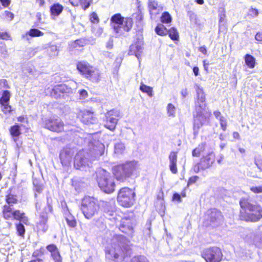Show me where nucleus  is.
I'll list each match as a JSON object with an SVG mask.
<instances>
[{
	"label": "nucleus",
	"instance_id": "obj_1",
	"mask_svg": "<svg viewBox=\"0 0 262 262\" xmlns=\"http://www.w3.org/2000/svg\"><path fill=\"white\" fill-rule=\"evenodd\" d=\"M239 219L246 222L255 223L262 219V206L248 198L243 197L239 201Z\"/></svg>",
	"mask_w": 262,
	"mask_h": 262
},
{
	"label": "nucleus",
	"instance_id": "obj_2",
	"mask_svg": "<svg viewBox=\"0 0 262 262\" xmlns=\"http://www.w3.org/2000/svg\"><path fill=\"white\" fill-rule=\"evenodd\" d=\"M108 202L97 198L85 195L81 199L80 210L84 216L88 220L97 215L100 211L108 206Z\"/></svg>",
	"mask_w": 262,
	"mask_h": 262
},
{
	"label": "nucleus",
	"instance_id": "obj_3",
	"mask_svg": "<svg viewBox=\"0 0 262 262\" xmlns=\"http://www.w3.org/2000/svg\"><path fill=\"white\" fill-rule=\"evenodd\" d=\"M119 231L124 234H115L111 238L113 246H119L126 240V237H133L134 233V223L132 218L124 217L121 219L118 227Z\"/></svg>",
	"mask_w": 262,
	"mask_h": 262
},
{
	"label": "nucleus",
	"instance_id": "obj_4",
	"mask_svg": "<svg viewBox=\"0 0 262 262\" xmlns=\"http://www.w3.org/2000/svg\"><path fill=\"white\" fill-rule=\"evenodd\" d=\"M137 170V163L133 161H126L118 164L113 168V173L116 180L119 183H125L132 177Z\"/></svg>",
	"mask_w": 262,
	"mask_h": 262
},
{
	"label": "nucleus",
	"instance_id": "obj_5",
	"mask_svg": "<svg viewBox=\"0 0 262 262\" xmlns=\"http://www.w3.org/2000/svg\"><path fill=\"white\" fill-rule=\"evenodd\" d=\"M133 18L130 17H124L120 13H116L110 18V26L114 32L120 35L124 32L130 31L133 26Z\"/></svg>",
	"mask_w": 262,
	"mask_h": 262
},
{
	"label": "nucleus",
	"instance_id": "obj_6",
	"mask_svg": "<svg viewBox=\"0 0 262 262\" xmlns=\"http://www.w3.org/2000/svg\"><path fill=\"white\" fill-rule=\"evenodd\" d=\"M76 69L80 74L92 82H98L101 79V73L99 69L85 60L78 61Z\"/></svg>",
	"mask_w": 262,
	"mask_h": 262
},
{
	"label": "nucleus",
	"instance_id": "obj_7",
	"mask_svg": "<svg viewBox=\"0 0 262 262\" xmlns=\"http://www.w3.org/2000/svg\"><path fill=\"white\" fill-rule=\"evenodd\" d=\"M136 193L135 189L123 187L119 189L117 195V201L119 206L128 208L132 207L136 202Z\"/></svg>",
	"mask_w": 262,
	"mask_h": 262
},
{
	"label": "nucleus",
	"instance_id": "obj_8",
	"mask_svg": "<svg viewBox=\"0 0 262 262\" xmlns=\"http://www.w3.org/2000/svg\"><path fill=\"white\" fill-rule=\"evenodd\" d=\"M96 180L101 190L110 194L114 192L116 184L110 174L105 170L99 171L97 174Z\"/></svg>",
	"mask_w": 262,
	"mask_h": 262
},
{
	"label": "nucleus",
	"instance_id": "obj_9",
	"mask_svg": "<svg viewBox=\"0 0 262 262\" xmlns=\"http://www.w3.org/2000/svg\"><path fill=\"white\" fill-rule=\"evenodd\" d=\"M47 95H49L56 99L63 98L72 93L71 88L64 83H60L55 85H50L45 90Z\"/></svg>",
	"mask_w": 262,
	"mask_h": 262
},
{
	"label": "nucleus",
	"instance_id": "obj_10",
	"mask_svg": "<svg viewBox=\"0 0 262 262\" xmlns=\"http://www.w3.org/2000/svg\"><path fill=\"white\" fill-rule=\"evenodd\" d=\"M205 219L203 221V225L206 227H216L220 223L223 216L221 211L216 208L209 209L205 213Z\"/></svg>",
	"mask_w": 262,
	"mask_h": 262
},
{
	"label": "nucleus",
	"instance_id": "obj_11",
	"mask_svg": "<svg viewBox=\"0 0 262 262\" xmlns=\"http://www.w3.org/2000/svg\"><path fill=\"white\" fill-rule=\"evenodd\" d=\"M223 256L221 249L216 246L205 248L202 253V257L206 262H221Z\"/></svg>",
	"mask_w": 262,
	"mask_h": 262
},
{
	"label": "nucleus",
	"instance_id": "obj_12",
	"mask_svg": "<svg viewBox=\"0 0 262 262\" xmlns=\"http://www.w3.org/2000/svg\"><path fill=\"white\" fill-rule=\"evenodd\" d=\"M215 161V154L213 152L207 153L203 156L200 161L194 164L193 170L198 173L201 170H204L211 167Z\"/></svg>",
	"mask_w": 262,
	"mask_h": 262
},
{
	"label": "nucleus",
	"instance_id": "obj_13",
	"mask_svg": "<svg viewBox=\"0 0 262 262\" xmlns=\"http://www.w3.org/2000/svg\"><path fill=\"white\" fill-rule=\"evenodd\" d=\"M77 117L81 122L85 124H94L97 119V115L92 108L80 110Z\"/></svg>",
	"mask_w": 262,
	"mask_h": 262
},
{
	"label": "nucleus",
	"instance_id": "obj_14",
	"mask_svg": "<svg viewBox=\"0 0 262 262\" xmlns=\"http://www.w3.org/2000/svg\"><path fill=\"white\" fill-rule=\"evenodd\" d=\"M119 117V111L115 109L108 111L106 114V122L104 126L110 130H114L116 128Z\"/></svg>",
	"mask_w": 262,
	"mask_h": 262
},
{
	"label": "nucleus",
	"instance_id": "obj_15",
	"mask_svg": "<svg viewBox=\"0 0 262 262\" xmlns=\"http://www.w3.org/2000/svg\"><path fill=\"white\" fill-rule=\"evenodd\" d=\"M46 126L52 132L61 133L64 130V124L61 120L50 118L46 121Z\"/></svg>",
	"mask_w": 262,
	"mask_h": 262
},
{
	"label": "nucleus",
	"instance_id": "obj_16",
	"mask_svg": "<svg viewBox=\"0 0 262 262\" xmlns=\"http://www.w3.org/2000/svg\"><path fill=\"white\" fill-rule=\"evenodd\" d=\"M3 212L4 217L6 220L11 219L16 220V219H19L22 214L19 210L13 211L12 207L7 205L4 206Z\"/></svg>",
	"mask_w": 262,
	"mask_h": 262
},
{
	"label": "nucleus",
	"instance_id": "obj_17",
	"mask_svg": "<svg viewBox=\"0 0 262 262\" xmlns=\"http://www.w3.org/2000/svg\"><path fill=\"white\" fill-rule=\"evenodd\" d=\"M88 44V40L84 38H80L74 40L69 45V49L70 51H76L83 50V48Z\"/></svg>",
	"mask_w": 262,
	"mask_h": 262
},
{
	"label": "nucleus",
	"instance_id": "obj_18",
	"mask_svg": "<svg viewBox=\"0 0 262 262\" xmlns=\"http://www.w3.org/2000/svg\"><path fill=\"white\" fill-rule=\"evenodd\" d=\"M178 151H172L170 152L168 159L169 160V169L172 173L177 174L178 172L177 168Z\"/></svg>",
	"mask_w": 262,
	"mask_h": 262
},
{
	"label": "nucleus",
	"instance_id": "obj_19",
	"mask_svg": "<svg viewBox=\"0 0 262 262\" xmlns=\"http://www.w3.org/2000/svg\"><path fill=\"white\" fill-rule=\"evenodd\" d=\"M148 8L151 17L157 15L160 13L158 8L159 5L157 1L155 0H149L148 2Z\"/></svg>",
	"mask_w": 262,
	"mask_h": 262
},
{
	"label": "nucleus",
	"instance_id": "obj_20",
	"mask_svg": "<svg viewBox=\"0 0 262 262\" xmlns=\"http://www.w3.org/2000/svg\"><path fill=\"white\" fill-rule=\"evenodd\" d=\"M63 10V6L59 3H54L50 7V12L51 16H58Z\"/></svg>",
	"mask_w": 262,
	"mask_h": 262
},
{
	"label": "nucleus",
	"instance_id": "obj_21",
	"mask_svg": "<svg viewBox=\"0 0 262 262\" xmlns=\"http://www.w3.org/2000/svg\"><path fill=\"white\" fill-rule=\"evenodd\" d=\"M46 250L40 247L34 251V262H43L45 259Z\"/></svg>",
	"mask_w": 262,
	"mask_h": 262
},
{
	"label": "nucleus",
	"instance_id": "obj_22",
	"mask_svg": "<svg viewBox=\"0 0 262 262\" xmlns=\"http://www.w3.org/2000/svg\"><path fill=\"white\" fill-rule=\"evenodd\" d=\"M206 117H195L193 116V129L198 132L199 129L204 125V121L206 120Z\"/></svg>",
	"mask_w": 262,
	"mask_h": 262
},
{
	"label": "nucleus",
	"instance_id": "obj_23",
	"mask_svg": "<svg viewBox=\"0 0 262 262\" xmlns=\"http://www.w3.org/2000/svg\"><path fill=\"white\" fill-rule=\"evenodd\" d=\"M244 60L246 66L250 69H253L256 65V59L251 55L247 54L244 56Z\"/></svg>",
	"mask_w": 262,
	"mask_h": 262
},
{
	"label": "nucleus",
	"instance_id": "obj_24",
	"mask_svg": "<svg viewBox=\"0 0 262 262\" xmlns=\"http://www.w3.org/2000/svg\"><path fill=\"white\" fill-rule=\"evenodd\" d=\"M205 146L206 144L204 143L199 144L196 147L192 150V156L199 157L205 151Z\"/></svg>",
	"mask_w": 262,
	"mask_h": 262
},
{
	"label": "nucleus",
	"instance_id": "obj_25",
	"mask_svg": "<svg viewBox=\"0 0 262 262\" xmlns=\"http://www.w3.org/2000/svg\"><path fill=\"white\" fill-rule=\"evenodd\" d=\"M65 219L69 227L73 228L77 226L75 217L70 212H66L65 213Z\"/></svg>",
	"mask_w": 262,
	"mask_h": 262
},
{
	"label": "nucleus",
	"instance_id": "obj_26",
	"mask_svg": "<svg viewBox=\"0 0 262 262\" xmlns=\"http://www.w3.org/2000/svg\"><path fill=\"white\" fill-rule=\"evenodd\" d=\"M142 48L141 46L138 43L132 44L130 46L129 53L130 55H135L137 57L140 55L141 53Z\"/></svg>",
	"mask_w": 262,
	"mask_h": 262
},
{
	"label": "nucleus",
	"instance_id": "obj_27",
	"mask_svg": "<svg viewBox=\"0 0 262 262\" xmlns=\"http://www.w3.org/2000/svg\"><path fill=\"white\" fill-rule=\"evenodd\" d=\"M206 104H204L203 105H196L195 107V113L193 114V116L195 117H202L205 118L206 116L204 115V112L205 110Z\"/></svg>",
	"mask_w": 262,
	"mask_h": 262
},
{
	"label": "nucleus",
	"instance_id": "obj_28",
	"mask_svg": "<svg viewBox=\"0 0 262 262\" xmlns=\"http://www.w3.org/2000/svg\"><path fill=\"white\" fill-rule=\"evenodd\" d=\"M170 38L173 41H177L179 39V34L176 28L172 27L167 30Z\"/></svg>",
	"mask_w": 262,
	"mask_h": 262
},
{
	"label": "nucleus",
	"instance_id": "obj_29",
	"mask_svg": "<svg viewBox=\"0 0 262 262\" xmlns=\"http://www.w3.org/2000/svg\"><path fill=\"white\" fill-rule=\"evenodd\" d=\"M139 90L142 93L146 94L149 97H152L154 96L153 89L150 86L141 83Z\"/></svg>",
	"mask_w": 262,
	"mask_h": 262
},
{
	"label": "nucleus",
	"instance_id": "obj_30",
	"mask_svg": "<svg viewBox=\"0 0 262 262\" xmlns=\"http://www.w3.org/2000/svg\"><path fill=\"white\" fill-rule=\"evenodd\" d=\"M167 30H168L166 28L161 24H158L155 29L156 34L161 36L166 35L167 34Z\"/></svg>",
	"mask_w": 262,
	"mask_h": 262
},
{
	"label": "nucleus",
	"instance_id": "obj_31",
	"mask_svg": "<svg viewBox=\"0 0 262 262\" xmlns=\"http://www.w3.org/2000/svg\"><path fill=\"white\" fill-rule=\"evenodd\" d=\"M74 166L77 169H79L80 167L83 166L85 164V158L81 157L79 155L76 156L74 160Z\"/></svg>",
	"mask_w": 262,
	"mask_h": 262
},
{
	"label": "nucleus",
	"instance_id": "obj_32",
	"mask_svg": "<svg viewBox=\"0 0 262 262\" xmlns=\"http://www.w3.org/2000/svg\"><path fill=\"white\" fill-rule=\"evenodd\" d=\"M10 132L12 137L14 138V141L16 142V138H17L20 134L19 125H15L12 126L10 129Z\"/></svg>",
	"mask_w": 262,
	"mask_h": 262
},
{
	"label": "nucleus",
	"instance_id": "obj_33",
	"mask_svg": "<svg viewBox=\"0 0 262 262\" xmlns=\"http://www.w3.org/2000/svg\"><path fill=\"white\" fill-rule=\"evenodd\" d=\"M6 201L8 204L7 205L10 206L11 207L13 206L14 204H16L18 202L16 196L11 194L6 196Z\"/></svg>",
	"mask_w": 262,
	"mask_h": 262
},
{
	"label": "nucleus",
	"instance_id": "obj_34",
	"mask_svg": "<svg viewBox=\"0 0 262 262\" xmlns=\"http://www.w3.org/2000/svg\"><path fill=\"white\" fill-rule=\"evenodd\" d=\"M161 22L164 24H168L171 22L172 18L169 12H164L160 17Z\"/></svg>",
	"mask_w": 262,
	"mask_h": 262
},
{
	"label": "nucleus",
	"instance_id": "obj_35",
	"mask_svg": "<svg viewBox=\"0 0 262 262\" xmlns=\"http://www.w3.org/2000/svg\"><path fill=\"white\" fill-rule=\"evenodd\" d=\"M132 16L135 19V23L138 25L142 23L143 19V14L140 10L134 13Z\"/></svg>",
	"mask_w": 262,
	"mask_h": 262
},
{
	"label": "nucleus",
	"instance_id": "obj_36",
	"mask_svg": "<svg viewBox=\"0 0 262 262\" xmlns=\"http://www.w3.org/2000/svg\"><path fill=\"white\" fill-rule=\"evenodd\" d=\"M129 262H149L147 258L143 255H136L133 256Z\"/></svg>",
	"mask_w": 262,
	"mask_h": 262
},
{
	"label": "nucleus",
	"instance_id": "obj_37",
	"mask_svg": "<svg viewBox=\"0 0 262 262\" xmlns=\"http://www.w3.org/2000/svg\"><path fill=\"white\" fill-rule=\"evenodd\" d=\"M10 99V93L8 91H5L0 100L1 103H8Z\"/></svg>",
	"mask_w": 262,
	"mask_h": 262
},
{
	"label": "nucleus",
	"instance_id": "obj_38",
	"mask_svg": "<svg viewBox=\"0 0 262 262\" xmlns=\"http://www.w3.org/2000/svg\"><path fill=\"white\" fill-rule=\"evenodd\" d=\"M70 157V151L68 150H62L59 155V158L62 162H66L67 159Z\"/></svg>",
	"mask_w": 262,
	"mask_h": 262
},
{
	"label": "nucleus",
	"instance_id": "obj_39",
	"mask_svg": "<svg viewBox=\"0 0 262 262\" xmlns=\"http://www.w3.org/2000/svg\"><path fill=\"white\" fill-rule=\"evenodd\" d=\"M219 122L221 127L223 131H225L227 129V122L224 116H221L219 119Z\"/></svg>",
	"mask_w": 262,
	"mask_h": 262
},
{
	"label": "nucleus",
	"instance_id": "obj_40",
	"mask_svg": "<svg viewBox=\"0 0 262 262\" xmlns=\"http://www.w3.org/2000/svg\"><path fill=\"white\" fill-rule=\"evenodd\" d=\"M167 113L169 116H174L176 113V107L171 103H169L167 107Z\"/></svg>",
	"mask_w": 262,
	"mask_h": 262
},
{
	"label": "nucleus",
	"instance_id": "obj_41",
	"mask_svg": "<svg viewBox=\"0 0 262 262\" xmlns=\"http://www.w3.org/2000/svg\"><path fill=\"white\" fill-rule=\"evenodd\" d=\"M92 1V0H80L79 6H81L84 10H85L90 7Z\"/></svg>",
	"mask_w": 262,
	"mask_h": 262
},
{
	"label": "nucleus",
	"instance_id": "obj_42",
	"mask_svg": "<svg viewBox=\"0 0 262 262\" xmlns=\"http://www.w3.org/2000/svg\"><path fill=\"white\" fill-rule=\"evenodd\" d=\"M90 20L93 24H97L99 22V19L95 12H92L90 15Z\"/></svg>",
	"mask_w": 262,
	"mask_h": 262
},
{
	"label": "nucleus",
	"instance_id": "obj_43",
	"mask_svg": "<svg viewBox=\"0 0 262 262\" xmlns=\"http://www.w3.org/2000/svg\"><path fill=\"white\" fill-rule=\"evenodd\" d=\"M199 179V177L198 176H193L190 177L187 181V187H189L190 185L195 183Z\"/></svg>",
	"mask_w": 262,
	"mask_h": 262
},
{
	"label": "nucleus",
	"instance_id": "obj_44",
	"mask_svg": "<svg viewBox=\"0 0 262 262\" xmlns=\"http://www.w3.org/2000/svg\"><path fill=\"white\" fill-rule=\"evenodd\" d=\"M51 256L54 262H62V257L59 253V251L51 254Z\"/></svg>",
	"mask_w": 262,
	"mask_h": 262
},
{
	"label": "nucleus",
	"instance_id": "obj_45",
	"mask_svg": "<svg viewBox=\"0 0 262 262\" xmlns=\"http://www.w3.org/2000/svg\"><path fill=\"white\" fill-rule=\"evenodd\" d=\"M2 16L4 18L9 19V20H12L14 18V14L9 11H5L2 14Z\"/></svg>",
	"mask_w": 262,
	"mask_h": 262
},
{
	"label": "nucleus",
	"instance_id": "obj_46",
	"mask_svg": "<svg viewBox=\"0 0 262 262\" xmlns=\"http://www.w3.org/2000/svg\"><path fill=\"white\" fill-rule=\"evenodd\" d=\"M105 253L106 254L110 255L114 260L118 259L119 257V255L118 253H116L115 252H113V251L111 249L106 250Z\"/></svg>",
	"mask_w": 262,
	"mask_h": 262
},
{
	"label": "nucleus",
	"instance_id": "obj_47",
	"mask_svg": "<svg viewBox=\"0 0 262 262\" xmlns=\"http://www.w3.org/2000/svg\"><path fill=\"white\" fill-rule=\"evenodd\" d=\"M250 190L253 193L255 194L262 193V185L251 187Z\"/></svg>",
	"mask_w": 262,
	"mask_h": 262
},
{
	"label": "nucleus",
	"instance_id": "obj_48",
	"mask_svg": "<svg viewBox=\"0 0 262 262\" xmlns=\"http://www.w3.org/2000/svg\"><path fill=\"white\" fill-rule=\"evenodd\" d=\"M17 231L19 235H23L25 233V227L22 223H19L16 225Z\"/></svg>",
	"mask_w": 262,
	"mask_h": 262
},
{
	"label": "nucleus",
	"instance_id": "obj_49",
	"mask_svg": "<svg viewBox=\"0 0 262 262\" xmlns=\"http://www.w3.org/2000/svg\"><path fill=\"white\" fill-rule=\"evenodd\" d=\"M2 111L4 113L11 112V106L8 103H1Z\"/></svg>",
	"mask_w": 262,
	"mask_h": 262
},
{
	"label": "nucleus",
	"instance_id": "obj_50",
	"mask_svg": "<svg viewBox=\"0 0 262 262\" xmlns=\"http://www.w3.org/2000/svg\"><path fill=\"white\" fill-rule=\"evenodd\" d=\"M47 249L49 251L51 252V254L58 251L56 246L54 244L48 245L47 247Z\"/></svg>",
	"mask_w": 262,
	"mask_h": 262
},
{
	"label": "nucleus",
	"instance_id": "obj_51",
	"mask_svg": "<svg viewBox=\"0 0 262 262\" xmlns=\"http://www.w3.org/2000/svg\"><path fill=\"white\" fill-rule=\"evenodd\" d=\"M22 214L20 216L19 219H16L17 220L20 221V223L27 224L28 222V218L25 215V213L21 212Z\"/></svg>",
	"mask_w": 262,
	"mask_h": 262
},
{
	"label": "nucleus",
	"instance_id": "obj_52",
	"mask_svg": "<svg viewBox=\"0 0 262 262\" xmlns=\"http://www.w3.org/2000/svg\"><path fill=\"white\" fill-rule=\"evenodd\" d=\"M172 200L173 201H177L179 203L182 202L181 196L178 193H174L172 195Z\"/></svg>",
	"mask_w": 262,
	"mask_h": 262
},
{
	"label": "nucleus",
	"instance_id": "obj_53",
	"mask_svg": "<svg viewBox=\"0 0 262 262\" xmlns=\"http://www.w3.org/2000/svg\"><path fill=\"white\" fill-rule=\"evenodd\" d=\"M249 11L252 17H256L258 15V11L257 9L251 7Z\"/></svg>",
	"mask_w": 262,
	"mask_h": 262
},
{
	"label": "nucleus",
	"instance_id": "obj_54",
	"mask_svg": "<svg viewBox=\"0 0 262 262\" xmlns=\"http://www.w3.org/2000/svg\"><path fill=\"white\" fill-rule=\"evenodd\" d=\"M219 22H223L226 18V12L224 9H223L219 14Z\"/></svg>",
	"mask_w": 262,
	"mask_h": 262
},
{
	"label": "nucleus",
	"instance_id": "obj_55",
	"mask_svg": "<svg viewBox=\"0 0 262 262\" xmlns=\"http://www.w3.org/2000/svg\"><path fill=\"white\" fill-rule=\"evenodd\" d=\"M43 35V33L37 29L34 28V37H39Z\"/></svg>",
	"mask_w": 262,
	"mask_h": 262
},
{
	"label": "nucleus",
	"instance_id": "obj_56",
	"mask_svg": "<svg viewBox=\"0 0 262 262\" xmlns=\"http://www.w3.org/2000/svg\"><path fill=\"white\" fill-rule=\"evenodd\" d=\"M79 94L82 98H85L88 96V92L84 89L80 90Z\"/></svg>",
	"mask_w": 262,
	"mask_h": 262
},
{
	"label": "nucleus",
	"instance_id": "obj_57",
	"mask_svg": "<svg viewBox=\"0 0 262 262\" xmlns=\"http://www.w3.org/2000/svg\"><path fill=\"white\" fill-rule=\"evenodd\" d=\"M10 37L9 35L7 32H2L0 31V38L2 39H8Z\"/></svg>",
	"mask_w": 262,
	"mask_h": 262
},
{
	"label": "nucleus",
	"instance_id": "obj_58",
	"mask_svg": "<svg viewBox=\"0 0 262 262\" xmlns=\"http://www.w3.org/2000/svg\"><path fill=\"white\" fill-rule=\"evenodd\" d=\"M69 2L73 7H78L80 4V0H69Z\"/></svg>",
	"mask_w": 262,
	"mask_h": 262
},
{
	"label": "nucleus",
	"instance_id": "obj_59",
	"mask_svg": "<svg viewBox=\"0 0 262 262\" xmlns=\"http://www.w3.org/2000/svg\"><path fill=\"white\" fill-rule=\"evenodd\" d=\"M200 52L202 53L204 55H206L207 53V49L205 46H202L199 48Z\"/></svg>",
	"mask_w": 262,
	"mask_h": 262
},
{
	"label": "nucleus",
	"instance_id": "obj_60",
	"mask_svg": "<svg viewBox=\"0 0 262 262\" xmlns=\"http://www.w3.org/2000/svg\"><path fill=\"white\" fill-rule=\"evenodd\" d=\"M36 4L39 7H43L45 5V0H36Z\"/></svg>",
	"mask_w": 262,
	"mask_h": 262
},
{
	"label": "nucleus",
	"instance_id": "obj_61",
	"mask_svg": "<svg viewBox=\"0 0 262 262\" xmlns=\"http://www.w3.org/2000/svg\"><path fill=\"white\" fill-rule=\"evenodd\" d=\"M2 5L5 7H8L10 4V0H0Z\"/></svg>",
	"mask_w": 262,
	"mask_h": 262
},
{
	"label": "nucleus",
	"instance_id": "obj_62",
	"mask_svg": "<svg viewBox=\"0 0 262 262\" xmlns=\"http://www.w3.org/2000/svg\"><path fill=\"white\" fill-rule=\"evenodd\" d=\"M255 38L257 41H262V33H257L255 35Z\"/></svg>",
	"mask_w": 262,
	"mask_h": 262
},
{
	"label": "nucleus",
	"instance_id": "obj_63",
	"mask_svg": "<svg viewBox=\"0 0 262 262\" xmlns=\"http://www.w3.org/2000/svg\"><path fill=\"white\" fill-rule=\"evenodd\" d=\"M260 161H262V160H256V159L255 160V164L257 165V167L261 170L262 171V162H260Z\"/></svg>",
	"mask_w": 262,
	"mask_h": 262
},
{
	"label": "nucleus",
	"instance_id": "obj_64",
	"mask_svg": "<svg viewBox=\"0 0 262 262\" xmlns=\"http://www.w3.org/2000/svg\"><path fill=\"white\" fill-rule=\"evenodd\" d=\"M113 40H109L106 43V48L108 49H111L113 47Z\"/></svg>",
	"mask_w": 262,
	"mask_h": 262
}]
</instances>
